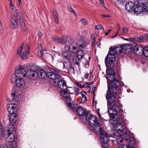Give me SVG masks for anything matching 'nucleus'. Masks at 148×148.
<instances>
[{"instance_id":"f257e3e1","label":"nucleus","mask_w":148,"mask_h":148,"mask_svg":"<svg viewBox=\"0 0 148 148\" xmlns=\"http://www.w3.org/2000/svg\"><path fill=\"white\" fill-rule=\"evenodd\" d=\"M116 93L115 87L110 88L108 87L106 98L107 101L108 114L111 119L114 121H117L115 123H113L114 127L118 132H121L124 130V127L125 128V127L123 126L121 123L117 121L119 119L117 114L118 112H122L123 110L119 106V102L116 98Z\"/></svg>"},{"instance_id":"f03ea898","label":"nucleus","mask_w":148,"mask_h":148,"mask_svg":"<svg viewBox=\"0 0 148 148\" xmlns=\"http://www.w3.org/2000/svg\"><path fill=\"white\" fill-rule=\"evenodd\" d=\"M116 56L112 53H110L109 51L106 57L105 63L107 67V70L110 71V74L106 75V78L108 80L107 82L108 89V87L111 88H115L116 92L117 88L119 84V81L116 79L115 77V73L113 72L112 68L114 67L113 64L116 60Z\"/></svg>"},{"instance_id":"7ed1b4c3","label":"nucleus","mask_w":148,"mask_h":148,"mask_svg":"<svg viewBox=\"0 0 148 148\" xmlns=\"http://www.w3.org/2000/svg\"><path fill=\"white\" fill-rule=\"evenodd\" d=\"M87 122H88L91 126L90 130L97 133L98 130H99L101 127L100 123L97 120L96 117L93 114H89V113L88 116L87 117Z\"/></svg>"},{"instance_id":"20e7f679","label":"nucleus","mask_w":148,"mask_h":148,"mask_svg":"<svg viewBox=\"0 0 148 148\" xmlns=\"http://www.w3.org/2000/svg\"><path fill=\"white\" fill-rule=\"evenodd\" d=\"M76 112L82 121L84 123H86L87 121V117L89 112L86 111L82 107L77 108L76 109Z\"/></svg>"},{"instance_id":"39448f33","label":"nucleus","mask_w":148,"mask_h":148,"mask_svg":"<svg viewBox=\"0 0 148 148\" xmlns=\"http://www.w3.org/2000/svg\"><path fill=\"white\" fill-rule=\"evenodd\" d=\"M27 64H25L23 66H20L18 69L16 70L15 78H24L26 76V68Z\"/></svg>"},{"instance_id":"423d86ee","label":"nucleus","mask_w":148,"mask_h":148,"mask_svg":"<svg viewBox=\"0 0 148 148\" xmlns=\"http://www.w3.org/2000/svg\"><path fill=\"white\" fill-rule=\"evenodd\" d=\"M60 93L61 95L63 98V99L64 100L65 102L68 104V106L70 108H73V105L71 103L72 100L71 98L70 94L68 92L67 89L61 90Z\"/></svg>"},{"instance_id":"0eeeda50","label":"nucleus","mask_w":148,"mask_h":148,"mask_svg":"<svg viewBox=\"0 0 148 148\" xmlns=\"http://www.w3.org/2000/svg\"><path fill=\"white\" fill-rule=\"evenodd\" d=\"M67 43L68 44L64 45V47L62 48V51L64 59L66 61H69L72 58V55L71 53L69 51L70 43Z\"/></svg>"},{"instance_id":"6e6552de","label":"nucleus","mask_w":148,"mask_h":148,"mask_svg":"<svg viewBox=\"0 0 148 148\" xmlns=\"http://www.w3.org/2000/svg\"><path fill=\"white\" fill-rule=\"evenodd\" d=\"M11 82L12 83L15 82L17 88L21 90L26 89L27 88L25 81L24 78H12Z\"/></svg>"},{"instance_id":"1a4fd4ad","label":"nucleus","mask_w":148,"mask_h":148,"mask_svg":"<svg viewBox=\"0 0 148 148\" xmlns=\"http://www.w3.org/2000/svg\"><path fill=\"white\" fill-rule=\"evenodd\" d=\"M46 71L47 72L48 76L51 79L55 80L59 78L60 74L48 66L45 67Z\"/></svg>"},{"instance_id":"9d476101","label":"nucleus","mask_w":148,"mask_h":148,"mask_svg":"<svg viewBox=\"0 0 148 148\" xmlns=\"http://www.w3.org/2000/svg\"><path fill=\"white\" fill-rule=\"evenodd\" d=\"M100 134V139L101 142L103 143H108L109 141V135L101 128L98 130L97 132Z\"/></svg>"},{"instance_id":"9b49d317","label":"nucleus","mask_w":148,"mask_h":148,"mask_svg":"<svg viewBox=\"0 0 148 148\" xmlns=\"http://www.w3.org/2000/svg\"><path fill=\"white\" fill-rule=\"evenodd\" d=\"M33 67L31 66L30 64H27V67L26 68V75L32 79L37 75V71L33 70Z\"/></svg>"},{"instance_id":"f8f14e48","label":"nucleus","mask_w":148,"mask_h":148,"mask_svg":"<svg viewBox=\"0 0 148 148\" xmlns=\"http://www.w3.org/2000/svg\"><path fill=\"white\" fill-rule=\"evenodd\" d=\"M16 18L19 20L22 27V29L23 31L26 30L27 27L24 22L23 16L19 10H16Z\"/></svg>"},{"instance_id":"ddd939ff","label":"nucleus","mask_w":148,"mask_h":148,"mask_svg":"<svg viewBox=\"0 0 148 148\" xmlns=\"http://www.w3.org/2000/svg\"><path fill=\"white\" fill-rule=\"evenodd\" d=\"M120 137L123 140H126L128 143L132 145H135L136 144V142L134 137H130L128 135L126 132L121 135Z\"/></svg>"},{"instance_id":"4468645a","label":"nucleus","mask_w":148,"mask_h":148,"mask_svg":"<svg viewBox=\"0 0 148 148\" xmlns=\"http://www.w3.org/2000/svg\"><path fill=\"white\" fill-rule=\"evenodd\" d=\"M68 43H70V48H71L72 47L71 49V52L74 53H77L78 52V49L76 47V42L74 41L71 37H70L69 38Z\"/></svg>"},{"instance_id":"2eb2a0df","label":"nucleus","mask_w":148,"mask_h":148,"mask_svg":"<svg viewBox=\"0 0 148 148\" xmlns=\"http://www.w3.org/2000/svg\"><path fill=\"white\" fill-rule=\"evenodd\" d=\"M110 53H112L115 55L116 54H120L123 51V49L121 47H111L109 49Z\"/></svg>"},{"instance_id":"dca6fc26","label":"nucleus","mask_w":148,"mask_h":148,"mask_svg":"<svg viewBox=\"0 0 148 148\" xmlns=\"http://www.w3.org/2000/svg\"><path fill=\"white\" fill-rule=\"evenodd\" d=\"M58 87L62 90L67 88V85L64 79L59 80L57 82Z\"/></svg>"},{"instance_id":"f3484780","label":"nucleus","mask_w":148,"mask_h":148,"mask_svg":"<svg viewBox=\"0 0 148 148\" xmlns=\"http://www.w3.org/2000/svg\"><path fill=\"white\" fill-rule=\"evenodd\" d=\"M134 3L132 1H130L125 4V9L126 10L129 12H131L134 7Z\"/></svg>"},{"instance_id":"a211bd4d","label":"nucleus","mask_w":148,"mask_h":148,"mask_svg":"<svg viewBox=\"0 0 148 148\" xmlns=\"http://www.w3.org/2000/svg\"><path fill=\"white\" fill-rule=\"evenodd\" d=\"M20 95L18 94L17 95L15 96V92H13L11 95V98L8 99V101L10 102L12 100H14L17 102H18L20 100Z\"/></svg>"},{"instance_id":"6ab92c4d","label":"nucleus","mask_w":148,"mask_h":148,"mask_svg":"<svg viewBox=\"0 0 148 148\" xmlns=\"http://www.w3.org/2000/svg\"><path fill=\"white\" fill-rule=\"evenodd\" d=\"M66 89L70 94H75L77 95H78V93L79 91L78 87H68Z\"/></svg>"},{"instance_id":"aec40b11","label":"nucleus","mask_w":148,"mask_h":148,"mask_svg":"<svg viewBox=\"0 0 148 148\" xmlns=\"http://www.w3.org/2000/svg\"><path fill=\"white\" fill-rule=\"evenodd\" d=\"M16 104L11 103L8 108V110L11 114H14L16 113L17 110L16 108Z\"/></svg>"},{"instance_id":"412c9836","label":"nucleus","mask_w":148,"mask_h":148,"mask_svg":"<svg viewBox=\"0 0 148 148\" xmlns=\"http://www.w3.org/2000/svg\"><path fill=\"white\" fill-rule=\"evenodd\" d=\"M10 21L12 24V28L16 29L18 28V24L15 16H13L10 19Z\"/></svg>"},{"instance_id":"4be33fe9","label":"nucleus","mask_w":148,"mask_h":148,"mask_svg":"<svg viewBox=\"0 0 148 148\" xmlns=\"http://www.w3.org/2000/svg\"><path fill=\"white\" fill-rule=\"evenodd\" d=\"M45 70L41 69L38 72L37 75L42 78H45L48 76L47 72Z\"/></svg>"},{"instance_id":"5701e85b","label":"nucleus","mask_w":148,"mask_h":148,"mask_svg":"<svg viewBox=\"0 0 148 148\" xmlns=\"http://www.w3.org/2000/svg\"><path fill=\"white\" fill-rule=\"evenodd\" d=\"M15 138V136L14 134L11 133H8L7 138H6V140L8 142H13Z\"/></svg>"},{"instance_id":"b1692460","label":"nucleus","mask_w":148,"mask_h":148,"mask_svg":"<svg viewBox=\"0 0 148 148\" xmlns=\"http://www.w3.org/2000/svg\"><path fill=\"white\" fill-rule=\"evenodd\" d=\"M67 62L65 61L64 63H63V68L66 69L68 70L72 69L73 71L74 70V68L70 64L68 61Z\"/></svg>"},{"instance_id":"393cba45","label":"nucleus","mask_w":148,"mask_h":148,"mask_svg":"<svg viewBox=\"0 0 148 148\" xmlns=\"http://www.w3.org/2000/svg\"><path fill=\"white\" fill-rule=\"evenodd\" d=\"M1 127V133H0V139L2 140L4 139L5 133V130L1 124H0Z\"/></svg>"},{"instance_id":"a878e982","label":"nucleus","mask_w":148,"mask_h":148,"mask_svg":"<svg viewBox=\"0 0 148 148\" xmlns=\"http://www.w3.org/2000/svg\"><path fill=\"white\" fill-rule=\"evenodd\" d=\"M11 114L10 116L9 115L10 121L12 123H15L16 121V114Z\"/></svg>"},{"instance_id":"bb28decb","label":"nucleus","mask_w":148,"mask_h":148,"mask_svg":"<svg viewBox=\"0 0 148 148\" xmlns=\"http://www.w3.org/2000/svg\"><path fill=\"white\" fill-rule=\"evenodd\" d=\"M143 11V8L142 6H137L134 9V12L136 14H140Z\"/></svg>"},{"instance_id":"cd10ccee","label":"nucleus","mask_w":148,"mask_h":148,"mask_svg":"<svg viewBox=\"0 0 148 148\" xmlns=\"http://www.w3.org/2000/svg\"><path fill=\"white\" fill-rule=\"evenodd\" d=\"M53 14L54 18L56 23L57 24H58L59 23V19L58 13L56 11L54 10L53 11Z\"/></svg>"},{"instance_id":"c85d7f7f","label":"nucleus","mask_w":148,"mask_h":148,"mask_svg":"<svg viewBox=\"0 0 148 148\" xmlns=\"http://www.w3.org/2000/svg\"><path fill=\"white\" fill-rule=\"evenodd\" d=\"M76 56L80 59H82L83 58L84 54V53L83 50H78V52L77 53Z\"/></svg>"},{"instance_id":"c756f323","label":"nucleus","mask_w":148,"mask_h":148,"mask_svg":"<svg viewBox=\"0 0 148 148\" xmlns=\"http://www.w3.org/2000/svg\"><path fill=\"white\" fill-rule=\"evenodd\" d=\"M66 37H67L66 36H63L61 38H59L58 42L61 44H65L66 41V39L65 38Z\"/></svg>"},{"instance_id":"7c9ffc66","label":"nucleus","mask_w":148,"mask_h":148,"mask_svg":"<svg viewBox=\"0 0 148 148\" xmlns=\"http://www.w3.org/2000/svg\"><path fill=\"white\" fill-rule=\"evenodd\" d=\"M14 128V127L12 123L8 125V126L7 131L8 132V133L10 132L12 133L13 131Z\"/></svg>"},{"instance_id":"2f4dec72","label":"nucleus","mask_w":148,"mask_h":148,"mask_svg":"<svg viewBox=\"0 0 148 148\" xmlns=\"http://www.w3.org/2000/svg\"><path fill=\"white\" fill-rule=\"evenodd\" d=\"M128 29L126 27H124L122 29V32H119V35H125L127 33Z\"/></svg>"},{"instance_id":"473e14b6","label":"nucleus","mask_w":148,"mask_h":148,"mask_svg":"<svg viewBox=\"0 0 148 148\" xmlns=\"http://www.w3.org/2000/svg\"><path fill=\"white\" fill-rule=\"evenodd\" d=\"M141 51L144 56L147 57H148V47H147L143 48V50Z\"/></svg>"},{"instance_id":"72a5a7b5","label":"nucleus","mask_w":148,"mask_h":148,"mask_svg":"<svg viewBox=\"0 0 148 148\" xmlns=\"http://www.w3.org/2000/svg\"><path fill=\"white\" fill-rule=\"evenodd\" d=\"M79 58L76 56V57L75 58L73 59V61L76 64L78 65H79L81 59Z\"/></svg>"},{"instance_id":"f704fd0d","label":"nucleus","mask_w":148,"mask_h":148,"mask_svg":"<svg viewBox=\"0 0 148 148\" xmlns=\"http://www.w3.org/2000/svg\"><path fill=\"white\" fill-rule=\"evenodd\" d=\"M143 48L142 47L139 45H137L135 46L134 50L135 51H136L139 50L142 51L143 50Z\"/></svg>"},{"instance_id":"c9c22d12","label":"nucleus","mask_w":148,"mask_h":148,"mask_svg":"<svg viewBox=\"0 0 148 148\" xmlns=\"http://www.w3.org/2000/svg\"><path fill=\"white\" fill-rule=\"evenodd\" d=\"M79 21L81 22L84 26H86L88 24V22L85 18H80L79 20Z\"/></svg>"},{"instance_id":"e433bc0d","label":"nucleus","mask_w":148,"mask_h":148,"mask_svg":"<svg viewBox=\"0 0 148 148\" xmlns=\"http://www.w3.org/2000/svg\"><path fill=\"white\" fill-rule=\"evenodd\" d=\"M134 4L138 6L141 5L143 4V1L142 0H135L134 1Z\"/></svg>"},{"instance_id":"4c0bfd02","label":"nucleus","mask_w":148,"mask_h":148,"mask_svg":"<svg viewBox=\"0 0 148 148\" xmlns=\"http://www.w3.org/2000/svg\"><path fill=\"white\" fill-rule=\"evenodd\" d=\"M131 47V46L128 44H125L123 47V50H124L125 51H126L128 49H130Z\"/></svg>"},{"instance_id":"58836bf2","label":"nucleus","mask_w":148,"mask_h":148,"mask_svg":"<svg viewBox=\"0 0 148 148\" xmlns=\"http://www.w3.org/2000/svg\"><path fill=\"white\" fill-rule=\"evenodd\" d=\"M44 51H45V50H44L42 49V50H41L40 51H38V55L41 57H43L44 56L45 53L44 52Z\"/></svg>"},{"instance_id":"ea45409f","label":"nucleus","mask_w":148,"mask_h":148,"mask_svg":"<svg viewBox=\"0 0 148 148\" xmlns=\"http://www.w3.org/2000/svg\"><path fill=\"white\" fill-rule=\"evenodd\" d=\"M20 54L21 57L23 59H25L27 58V56L26 53L22 52Z\"/></svg>"},{"instance_id":"a19ab883","label":"nucleus","mask_w":148,"mask_h":148,"mask_svg":"<svg viewBox=\"0 0 148 148\" xmlns=\"http://www.w3.org/2000/svg\"><path fill=\"white\" fill-rule=\"evenodd\" d=\"M23 46V44L21 45L19 48L18 49L17 52V53L19 55L21 53V52L22 51Z\"/></svg>"},{"instance_id":"79ce46f5","label":"nucleus","mask_w":148,"mask_h":148,"mask_svg":"<svg viewBox=\"0 0 148 148\" xmlns=\"http://www.w3.org/2000/svg\"><path fill=\"white\" fill-rule=\"evenodd\" d=\"M95 28L98 30H104V28L101 25H98L95 26Z\"/></svg>"},{"instance_id":"37998d69","label":"nucleus","mask_w":148,"mask_h":148,"mask_svg":"<svg viewBox=\"0 0 148 148\" xmlns=\"http://www.w3.org/2000/svg\"><path fill=\"white\" fill-rule=\"evenodd\" d=\"M123 139L120 137L119 138H117L116 139V141L118 144L121 145L123 142Z\"/></svg>"},{"instance_id":"c03bdc74","label":"nucleus","mask_w":148,"mask_h":148,"mask_svg":"<svg viewBox=\"0 0 148 148\" xmlns=\"http://www.w3.org/2000/svg\"><path fill=\"white\" fill-rule=\"evenodd\" d=\"M90 60V58L89 57L88 58V60L85 64V66L87 68H88L89 66V61Z\"/></svg>"},{"instance_id":"a18cd8bd","label":"nucleus","mask_w":148,"mask_h":148,"mask_svg":"<svg viewBox=\"0 0 148 148\" xmlns=\"http://www.w3.org/2000/svg\"><path fill=\"white\" fill-rule=\"evenodd\" d=\"M85 41H83L82 43L81 44L79 45V47L80 48H84H84H85ZM81 49H82V48H81Z\"/></svg>"},{"instance_id":"49530a36","label":"nucleus","mask_w":148,"mask_h":148,"mask_svg":"<svg viewBox=\"0 0 148 148\" xmlns=\"http://www.w3.org/2000/svg\"><path fill=\"white\" fill-rule=\"evenodd\" d=\"M15 9V6L13 4L10 5V11H13Z\"/></svg>"},{"instance_id":"de8ad7c7","label":"nucleus","mask_w":148,"mask_h":148,"mask_svg":"<svg viewBox=\"0 0 148 148\" xmlns=\"http://www.w3.org/2000/svg\"><path fill=\"white\" fill-rule=\"evenodd\" d=\"M52 38L53 40H54L55 42H58L59 40V38H58L57 37L55 36H53V37Z\"/></svg>"},{"instance_id":"09e8293b","label":"nucleus","mask_w":148,"mask_h":148,"mask_svg":"<svg viewBox=\"0 0 148 148\" xmlns=\"http://www.w3.org/2000/svg\"><path fill=\"white\" fill-rule=\"evenodd\" d=\"M100 1V4L104 8L106 9L107 8L106 7L105 5L104 4V1L103 0H99Z\"/></svg>"},{"instance_id":"8fccbe9b","label":"nucleus","mask_w":148,"mask_h":148,"mask_svg":"<svg viewBox=\"0 0 148 148\" xmlns=\"http://www.w3.org/2000/svg\"><path fill=\"white\" fill-rule=\"evenodd\" d=\"M87 100V98L86 96L82 97L81 101L82 102H85Z\"/></svg>"},{"instance_id":"3c124183","label":"nucleus","mask_w":148,"mask_h":148,"mask_svg":"<svg viewBox=\"0 0 148 148\" xmlns=\"http://www.w3.org/2000/svg\"><path fill=\"white\" fill-rule=\"evenodd\" d=\"M29 47L27 46L25 47V51L26 53H28L29 52Z\"/></svg>"},{"instance_id":"603ef678","label":"nucleus","mask_w":148,"mask_h":148,"mask_svg":"<svg viewBox=\"0 0 148 148\" xmlns=\"http://www.w3.org/2000/svg\"><path fill=\"white\" fill-rule=\"evenodd\" d=\"M144 8V12H145V11L146 12H148V5H147L144 6L143 7Z\"/></svg>"},{"instance_id":"864d4df0","label":"nucleus","mask_w":148,"mask_h":148,"mask_svg":"<svg viewBox=\"0 0 148 148\" xmlns=\"http://www.w3.org/2000/svg\"><path fill=\"white\" fill-rule=\"evenodd\" d=\"M116 1L120 4H123L125 2V0H116Z\"/></svg>"},{"instance_id":"5fc2aeb1","label":"nucleus","mask_w":148,"mask_h":148,"mask_svg":"<svg viewBox=\"0 0 148 148\" xmlns=\"http://www.w3.org/2000/svg\"><path fill=\"white\" fill-rule=\"evenodd\" d=\"M68 10L70 11L71 13H72L73 11H74L73 10V8L71 7V6H69L68 7Z\"/></svg>"},{"instance_id":"6e6d98bb","label":"nucleus","mask_w":148,"mask_h":148,"mask_svg":"<svg viewBox=\"0 0 148 148\" xmlns=\"http://www.w3.org/2000/svg\"><path fill=\"white\" fill-rule=\"evenodd\" d=\"M0 148H8L6 145L2 144L0 145Z\"/></svg>"},{"instance_id":"4d7b16f0","label":"nucleus","mask_w":148,"mask_h":148,"mask_svg":"<svg viewBox=\"0 0 148 148\" xmlns=\"http://www.w3.org/2000/svg\"><path fill=\"white\" fill-rule=\"evenodd\" d=\"M38 35L39 38H41L42 36V34L41 32L39 31L38 32Z\"/></svg>"},{"instance_id":"13d9d810","label":"nucleus","mask_w":148,"mask_h":148,"mask_svg":"<svg viewBox=\"0 0 148 148\" xmlns=\"http://www.w3.org/2000/svg\"><path fill=\"white\" fill-rule=\"evenodd\" d=\"M82 97L86 96V92L84 91H82L81 92Z\"/></svg>"},{"instance_id":"bf43d9fd","label":"nucleus","mask_w":148,"mask_h":148,"mask_svg":"<svg viewBox=\"0 0 148 148\" xmlns=\"http://www.w3.org/2000/svg\"><path fill=\"white\" fill-rule=\"evenodd\" d=\"M91 39H92V40H96L95 39V35L94 34H92L91 36Z\"/></svg>"},{"instance_id":"052dcab7","label":"nucleus","mask_w":148,"mask_h":148,"mask_svg":"<svg viewBox=\"0 0 148 148\" xmlns=\"http://www.w3.org/2000/svg\"><path fill=\"white\" fill-rule=\"evenodd\" d=\"M116 25L117 26H118V29L117 32H119V31L121 29L120 26L119 24L118 23H117L116 24Z\"/></svg>"},{"instance_id":"680f3d73","label":"nucleus","mask_w":148,"mask_h":148,"mask_svg":"<svg viewBox=\"0 0 148 148\" xmlns=\"http://www.w3.org/2000/svg\"><path fill=\"white\" fill-rule=\"evenodd\" d=\"M137 40V41H138L140 42H142L143 41V39L140 37H138Z\"/></svg>"},{"instance_id":"e2e57ef3","label":"nucleus","mask_w":148,"mask_h":148,"mask_svg":"<svg viewBox=\"0 0 148 148\" xmlns=\"http://www.w3.org/2000/svg\"><path fill=\"white\" fill-rule=\"evenodd\" d=\"M76 84L77 86H79L80 88H82V85L81 84L79 83H76Z\"/></svg>"},{"instance_id":"0e129e2a","label":"nucleus","mask_w":148,"mask_h":148,"mask_svg":"<svg viewBox=\"0 0 148 148\" xmlns=\"http://www.w3.org/2000/svg\"><path fill=\"white\" fill-rule=\"evenodd\" d=\"M92 44H91V46L92 47H93L94 46V44L95 42V41H96V40H92Z\"/></svg>"},{"instance_id":"69168bd1","label":"nucleus","mask_w":148,"mask_h":148,"mask_svg":"<svg viewBox=\"0 0 148 148\" xmlns=\"http://www.w3.org/2000/svg\"><path fill=\"white\" fill-rule=\"evenodd\" d=\"M119 34V32H117L116 34L115 35H114V36H111V38H115V37H116L118 34Z\"/></svg>"},{"instance_id":"338daca9","label":"nucleus","mask_w":148,"mask_h":148,"mask_svg":"<svg viewBox=\"0 0 148 148\" xmlns=\"http://www.w3.org/2000/svg\"><path fill=\"white\" fill-rule=\"evenodd\" d=\"M97 114H98V115L99 117V118L100 119H101V114H100L99 113V110H97Z\"/></svg>"},{"instance_id":"774afa93","label":"nucleus","mask_w":148,"mask_h":148,"mask_svg":"<svg viewBox=\"0 0 148 148\" xmlns=\"http://www.w3.org/2000/svg\"><path fill=\"white\" fill-rule=\"evenodd\" d=\"M73 13V15L75 17H77V14L74 11L72 13Z\"/></svg>"}]
</instances>
